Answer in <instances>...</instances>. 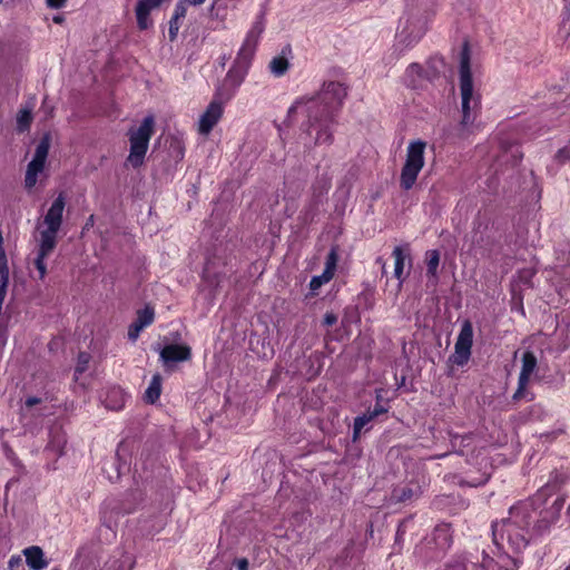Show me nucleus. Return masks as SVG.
<instances>
[{
	"label": "nucleus",
	"instance_id": "39",
	"mask_svg": "<svg viewBox=\"0 0 570 570\" xmlns=\"http://www.w3.org/2000/svg\"><path fill=\"white\" fill-rule=\"evenodd\" d=\"M444 570H468V564L464 561H455L446 566Z\"/></svg>",
	"mask_w": 570,
	"mask_h": 570
},
{
	"label": "nucleus",
	"instance_id": "16",
	"mask_svg": "<svg viewBox=\"0 0 570 570\" xmlns=\"http://www.w3.org/2000/svg\"><path fill=\"white\" fill-rule=\"evenodd\" d=\"M26 563L31 570H42L48 567L49 561L45 557L43 550L38 546H31L22 550Z\"/></svg>",
	"mask_w": 570,
	"mask_h": 570
},
{
	"label": "nucleus",
	"instance_id": "40",
	"mask_svg": "<svg viewBox=\"0 0 570 570\" xmlns=\"http://www.w3.org/2000/svg\"><path fill=\"white\" fill-rule=\"evenodd\" d=\"M337 322V317L335 314L333 313H326L325 316H324V320H323V323L326 325V326H332L334 325L335 323Z\"/></svg>",
	"mask_w": 570,
	"mask_h": 570
},
{
	"label": "nucleus",
	"instance_id": "9",
	"mask_svg": "<svg viewBox=\"0 0 570 570\" xmlns=\"http://www.w3.org/2000/svg\"><path fill=\"white\" fill-rule=\"evenodd\" d=\"M425 31L426 28L422 21L406 20L405 24L397 31L395 36V50H397L400 55L403 53L415 43H417Z\"/></svg>",
	"mask_w": 570,
	"mask_h": 570
},
{
	"label": "nucleus",
	"instance_id": "41",
	"mask_svg": "<svg viewBox=\"0 0 570 570\" xmlns=\"http://www.w3.org/2000/svg\"><path fill=\"white\" fill-rule=\"evenodd\" d=\"M265 24L262 20V17H259V20L256 22L255 27L252 28V37L254 33L261 35L264 31Z\"/></svg>",
	"mask_w": 570,
	"mask_h": 570
},
{
	"label": "nucleus",
	"instance_id": "30",
	"mask_svg": "<svg viewBox=\"0 0 570 570\" xmlns=\"http://www.w3.org/2000/svg\"><path fill=\"white\" fill-rule=\"evenodd\" d=\"M547 416L548 412L540 404H534L529 410V419L532 421H543Z\"/></svg>",
	"mask_w": 570,
	"mask_h": 570
},
{
	"label": "nucleus",
	"instance_id": "47",
	"mask_svg": "<svg viewBox=\"0 0 570 570\" xmlns=\"http://www.w3.org/2000/svg\"><path fill=\"white\" fill-rule=\"evenodd\" d=\"M194 6H200L205 2V0H190Z\"/></svg>",
	"mask_w": 570,
	"mask_h": 570
},
{
	"label": "nucleus",
	"instance_id": "33",
	"mask_svg": "<svg viewBox=\"0 0 570 570\" xmlns=\"http://www.w3.org/2000/svg\"><path fill=\"white\" fill-rule=\"evenodd\" d=\"M556 158L560 164H563V163L570 160V142L567 146H564L563 148L558 150Z\"/></svg>",
	"mask_w": 570,
	"mask_h": 570
},
{
	"label": "nucleus",
	"instance_id": "45",
	"mask_svg": "<svg viewBox=\"0 0 570 570\" xmlns=\"http://www.w3.org/2000/svg\"><path fill=\"white\" fill-rule=\"evenodd\" d=\"M248 562L246 559H240L237 561V570H247Z\"/></svg>",
	"mask_w": 570,
	"mask_h": 570
},
{
	"label": "nucleus",
	"instance_id": "27",
	"mask_svg": "<svg viewBox=\"0 0 570 570\" xmlns=\"http://www.w3.org/2000/svg\"><path fill=\"white\" fill-rule=\"evenodd\" d=\"M374 417L367 411L366 413L355 417L353 426V439L357 440L362 430L373 420Z\"/></svg>",
	"mask_w": 570,
	"mask_h": 570
},
{
	"label": "nucleus",
	"instance_id": "43",
	"mask_svg": "<svg viewBox=\"0 0 570 570\" xmlns=\"http://www.w3.org/2000/svg\"><path fill=\"white\" fill-rule=\"evenodd\" d=\"M66 1L67 0H46L47 6L55 9L63 7Z\"/></svg>",
	"mask_w": 570,
	"mask_h": 570
},
{
	"label": "nucleus",
	"instance_id": "38",
	"mask_svg": "<svg viewBox=\"0 0 570 570\" xmlns=\"http://www.w3.org/2000/svg\"><path fill=\"white\" fill-rule=\"evenodd\" d=\"M22 563V559L20 556H11L8 561V566L10 570H17Z\"/></svg>",
	"mask_w": 570,
	"mask_h": 570
},
{
	"label": "nucleus",
	"instance_id": "12",
	"mask_svg": "<svg viewBox=\"0 0 570 570\" xmlns=\"http://www.w3.org/2000/svg\"><path fill=\"white\" fill-rule=\"evenodd\" d=\"M428 485L425 475H421L415 481H410L403 487L395 488L392 498L397 502H410L421 497L424 488Z\"/></svg>",
	"mask_w": 570,
	"mask_h": 570
},
{
	"label": "nucleus",
	"instance_id": "23",
	"mask_svg": "<svg viewBox=\"0 0 570 570\" xmlns=\"http://www.w3.org/2000/svg\"><path fill=\"white\" fill-rule=\"evenodd\" d=\"M126 394L120 389H112L106 399V406L111 410H119L125 405Z\"/></svg>",
	"mask_w": 570,
	"mask_h": 570
},
{
	"label": "nucleus",
	"instance_id": "8",
	"mask_svg": "<svg viewBox=\"0 0 570 570\" xmlns=\"http://www.w3.org/2000/svg\"><path fill=\"white\" fill-rule=\"evenodd\" d=\"M50 149V136L45 135L39 141L33 158L27 166L24 175V187L30 190L38 183L39 176L43 173L46 160Z\"/></svg>",
	"mask_w": 570,
	"mask_h": 570
},
{
	"label": "nucleus",
	"instance_id": "36",
	"mask_svg": "<svg viewBox=\"0 0 570 570\" xmlns=\"http://www.w3.org/2000/svg\"><path fill=\"white\" fill-rule=\"evenodd\" d=\"M179 27H180L179 20L171 18L169 21V32H168L171 41L176 39Z\"/></svg>",
	"mask_w": 570,
	"mask_h": 570
},
{
	"label": "nucleus",
	"instance_id": "6",
	"mask_svg": "<svg viewBox=\"0 0 570 570\" xmlns=\"http://www.w3.org/2000/svg\"><path fill=\"white\" fill-rule=\"evenodd\" d=\"M425 149L426 142L421 139L409 142L405 160L400 174V186L402 189L410 190L415 185L425 165Z\"/></svg>",
	"mask_w": 570,
	"mask_h": 570
},
{
	"label": "nucleus",
	"instance_id": "5",
	"mask_svg": "<svg viewBox=\"0 0 570 570\" xmlns=\"http://www.w3.org/2000/svg\"><path fill=\"white\" fill-rule=\"evenodd\" d=\"M155 131V118L149 115L142 119L138 127H131L128 130L130 150L126 163L134 168L144 164L148 150L149 141Z\"/></svg>",
	"mask_w": 570,
	"mask_h": 570
},
{
	"label": "nucleus",
	"instance_id": "25",
	"mask_svg": "<svg viewBox=\"0 0 570 570\" xmlns=\"http://www.w3.org/2000/svg\"><path fill=\"white\" fill-rule=\"evenodd\" d=\"M434 539L442 547H449L451 544L450 528L448 524L438 525L434 530Z\"/></svg>",
	"mask_w": 570,
	"mask_h": 570
},
{
	"label": "nucleus",
	"instance_id": "29",
	"mask_svg": "<svg viewBox=\"0 0 570 570\" xmlns=\"http://www.w3.org/2000/svg\"><path fill=\"white\" fill-rule=\"evenodd\" d=\"M422 73V67L417 63H412L407 67L405 77L409 86L415 87L416 82L414 80V77H420Z\"/></svg>",
	"mask_w": 570,
	"mask_h": 570
},
{
	"label": "nucleus",
	"instance_id": "46",
	"mask_svg": "<svg viewBox=\"0 0 570 570\" xmlns=\"http://www.w3.org/2000/svg\"><path fill=\"white\" fill-rule=\"evenodd\" d=\"M458 440H459V436H454L453 438V440H452L453 446L456 445V441ZM460 440H461L462 443L465 442V441L470 442L472 440V438L470 435H465V436H461Z\"/></svg>",
	"mask_w": 570,
	"mask_h": 570
},
{
	"label": "nucleus",
	"instance_id": "44",
	"mask_svg": "<svg viewBox=\"0 0 570 570\" xmlns=\"http://www.w3.org/2000/svg\"><path fill=\"white\" fill-rule=\"evenodd\" d=\"M40 403V399L31 396L26 400V406L31 407L36 404Z\"/></svg>",
	"mask_w": 570,
	"mask_h": 570
},
{
	"label": "nucleus",
	"instance_id": "48",
	"mask_svg": "<svg viewBox=\"0 0 570 570\" xmlns=\"http://www.w3.org/2000/svg\"><path fill=\"white\" fill-rule=\"evenodd\" d=\"M377 263L382 264L383 272H385V263L382 261V258H377Z\"/></svg>",
	"mask_w": 570,
	"mask_h": 570
},
{
	"label": "nucleus",
	"instance_id": "51",
	"mask_svg": "<svg viewBox=\"0 0 570 570\" xmlns=\"http://www.w3.org/2000/svg\"><path fill=\"white\" fill-rule=\"evenodd\" d=\"M568 570H570V568Z\"/></svg>",
	"mask_w": 570,
	"mask_h": 570
},
{
	"label": "nucleus",
	"instance_id": "49",
	"mask_svg": "<svg viewBox=\"0 0 570 570\" xmlns=\"http://www.w3.org/2000/svg\"><path fill=\"white\" fill-rule=\"evenodd\" d=\"M53 21H55L56 23H60V22L62 21V18H60V17H55V18H53Z\"/></svg>",
	"mask_w": 570,
	"mask_h": 570
},
{
	"label": "nucleus",
	"instance_id": "32",
	"mask_svg": "<svg viewBox=\"0 0 570 570\" xmlns=\"http://www.w3.org/2000/svg\"><path fill=\"white\" fill-rule=\"evenodd\" d=\"M90 362V355L87 353H80L78 356V364L76 367V374L83 373Z\"/></svg>",
	"mask_w": 570,
	"mask_h": 570
},
{
	"label": "nucleus",
	"instance_id": "11",
	"mask_svg": "<svg viewBox=\"0 0 570 570\" xmlns=\"http://www.w3.org/2000/svg\"><path fill=\"white\" fill-rule=\"evenodd\" d=\"M537 370V357L532 352H524L522 355V365L518 380V389L513 394V400L519 401L527 397V385Z\"/></svg>",
	"mask_w": 570,
	"mask_h": 570
},
{
	"label": "nucleus",
	"instance_id": "24",
	"mask_svg": "<svg viewBox=\"0 0 570 570\" xmlns=\"http://www.w3.org/2000/svg\"><path fill=\"white\" fill-rule=\"evenodd\" d=\"M245 76L246 69L237 62V65L228 71L225 82L226 85L237 86L245 79Z\"/></svg>",
	"mask_w": 570,
	"mask_h": 570
},
{
	"label": "nucleus",
	"instance_id": "35",
	"mask_svg": "<svg viewBox=\"0 0 570 570\" xmlns=\"http://www.w3.org/2000/svg\"><path fill=\"white\" fill-rule=\"evenodd\" d=\"M142 330H144V328H142L140 325H138L137 323H135V322H134V323L129 326V328H128V337H129V340H130V341H132V342H135V341L138 338V336H139V334H140V332H141Z\"/></svg>",
	"mask_w": 570,
	"mask_h": 570
},
{
	"label": "nucleus",
	"instance_id": "50",
	"mask_svg": "<svg viewBox=\"0 0 570 570\" xmlns=\"http://www.w3.org/2000/svg\"><path fill=\"white\" fill-rule=\"evenodd\" d=\"M52 570H59V569L55 568V569H52Z\"/></svg>",
	"mask_w": 570,
	"mask_h": 570
},
{
	"label": "nucleus",
	"instance_id": "17",
	"mask_svg": "<svg viewBox=\"0 0 570 570\" xmlns=\"http://www.w3.org/2000/svg\"><path fill=\"white\" fill-rule=\"evenodd\" d=\"M568 479V474L562 471L554 470L551 472L548 482L535 493L534 501H541L551 495Z\"/></svg>",
	"mask_w": 570,
	"mask_h": 570
},
{
	"label": "nucleus",
	"instance_id": "31",
	"mask_svg": "<svg viewBox=\"0 0 570 570\" xmlns=\"http://www.w3.org/2000/svg\"><path fill=\"white\" fill-rule=\"evenodd\" d=\"M188 4L194 6L190 0H179L175 7V11L171 18L178 20L185 18Z\"/></svg>",
	"mask_w": 570,
	"mask_h": 570
},
{
	"label": "nucleus",
	"instance_id": "2",
	"mask_svg": "<svg viewBox=\"0 0 570 570\" xmlns=\"http://www.w3.org/2000/svg\"><path fill=\"white\" fill-rule=\"evenodd\" d=\"M346 94V88L342 83L330 81L323 85L317 95L296 99L288 109V116H305L309 129L316 130L315 144H330L332 141L330 121L333 112L342 106Z\"/></svg>",
	"mask_w": 570,
	"mask_h": 570
},
{
	"label": "nucleus",
	"instance_id": "1",
	"mask_svg": "<svg viewBox=\"0 0 570 570\" xmlns=\"http://www.w3.org/2000/svg\"><path fill=\"white\" fill-rule=\"evenodd\" d=\"M533 502H520L509 510V515L492 523L495 558L485 552L480 567L483 570H518V557L531 540L530 524L533 522Z\"/></svg>",
	"mask_w": 570,
	"mask_h": 570
},
{
	"label": "nucleus",
	"instance_id": "4",
	"mask_svg": "<svg viewBox=\"0 0 570 570\" xmlns=\"http://www.w3.org/2000/svg\"><path fill=\"white\" fill-rule=\"evenodd\" d=\"M460 91L462 105V125L468 126L475 119V114L480 105V97L473 88L470 51L465 42L460 53Z\"/></svg>",
	"mask_w": 570,
	"mask_h": 570
},
{
	"label": "nucleus",
	"instance_id": "7",
	"mask_svg": "<svg viewBox=\"0 0 570 570\" xmlns=\"http://www.w3.org/2000/svg\"><path fill=\"white\" fill-rule=\"evenodd\" d=\"M547 498L541 501H534V498L529 500L528 502H533V508L535 509V513H533V518L535 517V522L532 527V533L537 535H541L550 530V528L559 520L566 500L563 498H556L552 504L548 508H544L540 511L538 509L540 505L546 502Z\"/></svg>",
	"mask_w": 570,
	"mask_h": 570
},
{
	"label": "nucleus",
	"instance_id": "13",
	"mask_svg": "<svg viewBox=\"0 0 570 570\" xmlns=\"http://www.w3.org/2000/svg\"><path fill=\"white\" fill-rule=\"evenodd\" d=\"M223 116V104L218 100H213L200 115L198 120V132L207 136L213 128L217 125Z\"/></svg>",
	"mask_w": 570,
	"mask_h": 570
},
{
	"label": "nucleus",
	"instance_id": "28",
	"mask_svg": "<svg viewBox=\"0 0 570 570\" xmlns=\"http://www.w3.org/2000/svg\"><path fill=\"white\" fill-rule=\"evenodd\" d=\"M440 263V254L438 250L432 249L426 253V269L431 276H436L438 267Z\"/></svg>",
	"mask_w": 570,
	"mask_h": 570
},
{
	"label": "nucleus",
	"instance_id": "14",
	"mask_svg": "<svg viewBox=\"0 0 570 570\" xmlns=\"http://www.w3.org/2000/svg\"><path fill=\"white\" fill-rule=\"evenodd\" d=\"M191 357V350L187 345L169 344L160 351V360L165 365L175 362L188 361Z\"/></svg>",
	"mask_w": 570,
	"mask_h": 570
},
{
	"label": "nucleus",
	"instance_id": "42",
	"mask_svg": "<svg viewBox=\"0 0 570 570\" xmlns=\"http://www.w3.org/2000/svg\"><path fill=\"white\" fill-rule=\"evenodd\" d=\"M387 410L382 405H376L373 410H368L372 416L375 419L376 416L385 413Z\"/></svg>",
	"mask_w": 570,
	"mask_h": 570
},
{
	"label": "nucleus",
	"instance_id": "20",
	"mask_svg": "<svg viewBox=\"0 0 570 570\" xmlns=\"http://www.w3.org/2000/svg\"><path fill=\"white\" fill-rule=\"evenodd\" d=\"M32 108H33L32 106H24L18 111L17 117H16V122H17V130L19 132H24L30 129V126L33 120Z\"/></svg>",
	"mask_w": 570,
	"mask_h": 570
},
{
	"label": "nucleus",
	"instance_id": "34",
	"mask_svg": "<svg viewBox=\"0 0 570 570\" xmlns=\"http://www.w3.org/2000/svg\"><path fill=\"white\" fill-rule=\"evenodd\" d=\"M564 432L563 428H558L551 432H546V433H541L540 434V438L544 441V442H550L554 439H557L559 435H561L562 433Z\"/></svg>",
	"mask_w": 570,
	"mask_h": 570
},
{
	"label": "nucleus",
	"instance_id": "18",
	"mask_svg": "<svg viewBox=\"0 0 570 570\" xmlns=\"http://www.w3.org/2000/svg\"><path fill=\"white\" fill-rule=\"evenodd\" d=\"M286 51L288 53H291V49H286V50L284 49L282 51V55L273 57L268 63V69L271 71V73L275 77L284 76L289 69L291 63H289L288 58L285 55Z\"/></svg>",
	"mask_w": 570,
	"mask_h": 570
},
{
	"label": "nucleus",
	"instance_id": "15",
	"mask_svg": "<svg viewBox=\"0 0 570 570\" xmlns=\"http://www.w3.org/2000/svg\"><path fill=\"white\" fill-rule=\"evenodd\" d=\"M164 0H139L136 7V17L139 29L145 30L150 24L149 13L160 7Z\"/></svg>",
	"mask_w": 570,
	"mask_h": 570
},
{
	"label": "nucleus",
	"instance_id": "26",
	"mask_svg": "<svg viewBox=\"0 0 570 570\" xmlns=\"http://www.w3.org/2000/svg\"><path fill=\"white\" fill-rule=\"evenodd\" d=\"M155 312L150 306H146L145 308L138 311L137 318L135 323L140 325L142 328L149 326L154 322Z\"/></svg>",
	"mask_w": 570,
	"mask_h": 570
},
{
	"label": "nucleus",
	"instance_id": "10",
	"mask_svg": "<svg viewBox=\"0 0 570 570\" xmlns=\"http://www.w3.org/2000/svg\"><path fill=\"white\" fill-rule=\"evenodd\" d=\"M472 344L473 327L471 322L464 321L454 345V353L451 356L452 363L459 366L465 365L471 356Z\"/></svg>",
	"mask_w": 570,
	"mask_h": 570
},
{
	"label": "nucleus",
	"instance_id": "22",
	"mask_svg": "<svg viewBox=\"0 0 570 570\" xmlns=\"http://www.w3.org/2000/svg\"><path fill=\"white\" fill-rule=\"evenodd\" d=\"M161 393V377L159 374H156L153 376L149 386L147 387L145 392V400L148 403H155Z\"/></svg>",
	"mask_w": 570,
	"mask_h": 570
},
{
	"label": "nucleus",
	"instance_id": "3",
	"mask_svg": "<svg viewBox=\"0 0 570 570\" xmlns=\"http://www.w3.org/2000/svg\"><path fill=\"white\" fill-rule=\"evenodd\" d=\"M65 206V196L60 194L52 202L43 219L37 224L39 238L35 266L39 272L40 279H43L47 275V266L45 259L53 252L57 246L58 233L62 226Z\"/></svg>",
	"mask_w": 570,
	"mask_h": 570
},
{
	"label": "nucleus",
	"instance_id": "37",
	"mask_svg": "<svg viewBox=\"0 0 570 570\" xmlns=\"http://www.w3.org/2000/svg\"><path fill=\"white\" fill-rule=\"evenodd\" d=\"M324 284H326V282H323V278L317 275V276H313L311 282H309V288L313 293H315L316 291H318Z\"/></svg>",
	"mask_w": 570,
	"mask_h": 570
},
{
	"label": "nucleus",
	"instance_id": "19",
	"mask_svg": "<svg viewBox=\"0 0 570 570\" xmlns=\"http://www.w3.org/2000/svg\"><path fill=\"white\" fill-rule=\"evenodd\" d=\"M393 257H394V276L399 279L401 285L405 278L404 276V267L406 261L410 262L409 254L405 252V249L401 246H396L393 249Z\"/></svg>",
	"mask_w": 570,
	"mask_h": 570
},
{
	"label": "nucleus",
	"instance_id": "21",
	"mask_svg": "<svg viewBox=\"0 0 570 570\" xmlns=\"http://www.w3.org/2000/svg\"><path fill=\"white\" fill-rule=\"evenodd\" d=\"M338 261V255L335 248H332L326 257L325 268L323 273L320 275L323 278V282L328 283L336 271V265Z\"/></svg>",
	"mask_w": 570,
	"mask_h": 570
}]
</instances>
